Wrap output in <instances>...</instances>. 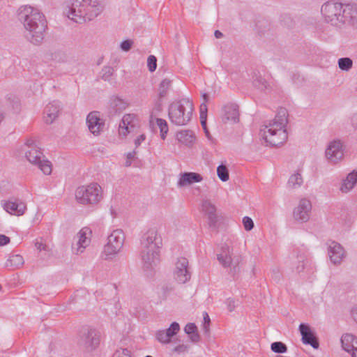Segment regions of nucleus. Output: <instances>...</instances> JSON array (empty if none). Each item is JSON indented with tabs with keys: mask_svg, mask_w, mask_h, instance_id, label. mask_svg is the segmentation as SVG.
Returning <instances> with one entry per match:
<instances>
[{
	"mask_svg": "<svg viewBox=\"0 0 357 357\" xmlns=\"http://www.w3.org/2000/svg\"><path fill=\"white\" fill-rule=\"evenodd\" d=\"M17 18L26 30V39L34 45L40 44L47 28L45 15L36 8L22 6L17 10Z\"/></svg>",
	"mask_w": 357,
	"mask_h": 357,
	"instance_id": "nucleus-1",
	"label": "nucleus"
},
{
	"mask_svg": "<svg viewBox=\"0 0 357 357\" xmlns=\"http://www.w3.org/2000/svg\"><path fill=\"white\" fill-rule=\"evenodd\" d=\"M287 117V110L284 107H280L274 119L261 128L260 135L268 144L277 146L286 142L288 137L285 129L288 123Z\"/></svg>",
	"mask_w": 357,
	"mask_h": 357,
	"instance_id": "nucleus-2",
	"label": "nucleus"
},
{
	"mask_svg": "<svg viewBox=\"0 0 357 357\" xmlns=\"http://www.w3.org/2000/svg\"><path fill=\"white\" fill-rule=\"evenodd\" d=\"M65 11L67 17L77 23L91 21L102 10L97 0H69Z\"/></svg>",
	"mask_w": 357,
	"mask_h": 357,
	"instance_id": "nucleus-3",
	"label": "nucleus"
},
{
	"mask_svg": "<svg viewBox=\"0 0 357 357\" xmlns=\"http://www.w3.org/2000/svg\"><path fill=\"white\" fill-rule=\"evenodd\" d=\"M193 111L192 102L187 98H182L171 103L168 108L170 121L176 126H185L191 119Z\"/></svg>",
	"mask_w": 357,
	"mask_h": 357,
	"instance_id": "nucleus-4",
	"label": "nucleus"
},
{
	"mask_svg": "<svg viewBox=\"0 0 357 357\" xmlns=\"http://www.w3.org/2000/svg\"><path fill=\"white\" fill-rule=\"evenodd\" d=\"M102 197V188L96 183L80 186L75 191L76 200L81 204H96Z\"/></svg>",
	"mask_w": 357,
	"mask_h": 357,
	"instance_id": "nucleus-5",
	"label": "nucleus"
},
{
	"mask_svg": "<svg viewBox=\"0 0 357 357\" xmlns=\"http://www.w3.org/2000/svg\"><path fill=\"white\" fill-rule=\"evenodd\" d=\"M344 8L340 3L328 1L321 6V14L327 23L335 26L344 25Z\"/></svg>",
	"mask_w": 357,
	"mask_h": 357,
	"instance_id": "nucleus-6",
	"label": "nucleus"
},
{
	"mask_svg": "<svg viewBox=\"0 0 357 357\" xmlns=\"http://www.w3.org/2000/svg\"><path fill=\"white\" fill-rule=\"evenodd\" d=\"M29 149L26 151V158L30 163L36 165L45 174L50 175L52 173V164L44 159V155L33 140H28L26 144Z\"/></svg>",
	"mask_w": 357,
	"mask_h": 357,
	"instance_id": "nucleus-7",
	"label": "nucleus"
},
{
	"mask_svg": "<svg viewBox=\"0 0 357 357\" xmlns=\"http://www.w3.org/2000/svg\"><path fill=\"white\" fill-rule=\"evenodd\" d=\"M217 259L224 268L228 269L229 274L233 277L239 273L241 257L234 255L233 249L227 245L221 248L220 252L217 255Z\"/></svg>",
	"mask_w": 357,
	"mask_h": 357,
	"instance_id": "nucleus-8",
	"label": "nucleus"
},
{
	"mask_svg": "<svg viewBox=\"0 0 357 357\" xmlns=\"http://www.w3.org/2000/svg\"><path fill=\"white\" fill-rule=\"evenodd\" d=\"M125 235L121 229H115L107 237V243L104 246L102 257L108 259L118 254L123 248Z\"/></svg>",
	"mask_w": 357,
	"mask_h": 357,
	"instance_id": "nucleus-9",
	"label": "nucleus"
},
{
	"mask_svg": "<svg viewBox=\"0 0 357 357\" xmlns=\"http://www.w3.org/2000/svg\"><path fill=\"white\" fill-rule=\"evenodd\" d=\"M78 344L87 351L95 350L100 344V333L93 328L84 326L79 331Z\"/></svg>",
	"mask_w": 357,
	"mask_h": 357,
	"instance_id": "nucleus-10",
	"label": "nucleus"
},
{
	"mask_svg": "<svg viewBox=\"0 0 357 357\" xmlns=\"http://www.w3.org/2000/svg\"><path fill=\"white\" fill-rule=\"evenodd\" d=\"M162 244V238L155 229H149L141 238V248L160 250Z\"/></svg>",
	"mask_w": 357,
	"mask_h": 357,
	"instance_id": "nucleus-11",
	"label": "nucleus"
},
{
	"mask_svg": "<svg viewBox=\"0 0 357 357\" xmlns=\"http://www.w3.org/2000/svg\"><path fill=\"white\" fill-rule=\"evenodd\" d=\"M174 278L179 284H184L190 279V273L188 271V260L185 257L177 259Z\"/></svg>",
	"mask_w": 357,
	"mask_h": 357,
	"instance_id": "nucleus-12",
	"label": "nucleus"
},
{
	"mask_svg": "<svg viewBox=\"0 0 357 357\" xmlns=\"http://www.w3.org/2000/svg\"><path fill=\"white\" fill-rule=\"evenodd\" d=\"M312 205L310 202L307 199H301L298 206L294 209V218L301 222H306L310 217V211Z\"/></svg>",
	"mask_w": 357,
	"mask_h": 357,
	"instance_id": "nucleus-13",
	"label": "nucleus"
},
{
	"mask_svg": "<svg viewBox=\"0 0 357 357\" xmlns=\"http://www.w3.org/2000/svg\"><path fill=\"white\" fill-rule=\"evenodd\" d=\"M140 256L145 269L157 266L160 261V250L150 248H141Z\"/></svg>",
	"mask_w": 357,
	"mask_h": 357,
	"instance_id": "nucleus-14",
	"label": "nucleus"
},
{
	"mask_svg": "<svg viewBox=\"0 0 357 357\" xmlns=\"http://www.w3.org/2000/svg\"><path fill=\"white\" fill-rule=\"evenodd\" d=\"M326 156L332 163H337L342 158V144L340 140H333L329 143L326 150Z\"/></svg>",
	"mask_w": 357,
	"mask_h": 357,
	"instance_id": "nucleus-15",
	"label": "nucleus"
},
{
	"mask_svg": "<svg viewBox=\"0 0 357 357\" xmlns=\"http://www.w3.org/2000/svg\"><path fill=\"white\" fill-rule=\"evenodd\" d=\"M138 127V119L135 114H128L123 116L119 124V134L126 136L128 133L134 132Z\"/></svg>",
	"mask_w": 357,
	"mask_h": 357,
	"instance_id": "nucleus-16",
	"label": "nucleus"
},
{
	"mask_svg": "<svg viewBox=\"0 0 357 357\" xmlns=\"http://www.w3.org/2000/svg\"><path fill=\"white\" fill-rule=\"evenodd\" d=\"M91 234V231L89 227H84L79 231L77 235V248H75L74 245L73 246V250L76 255L82 253L84 249L90 244Z\"/></svg>",
	"mask_w": 357,
	"mask_h": 357,
	"instance_id": "nucleus-17",
	"label": "nucleus"
},
{
	"mask_svg": "<svg viewBox=\"0 0 357 357\" xmlns=\"http://www.w3.org/2000/svg\"><path fill=\"white\" fill-rule=\"evenodd\" d=\"M299 331L302 336V342L305 344H310L314 349H318L319 344L317 337L311 328L305 324L299 325Z\"/></svg>",
	"mask_w": 357,
	"mask_h": 357,
	"instance_id": "nucleus-18",
	"label": "nucleus"
},
{
	"mask_svg": "<svg viewBox=\"0 0 357 357\" xmlns=\"http://www.w3.org/2000/svg\"><path fill=\"white\" fill-rule=\"evenodd\" d=\"M86 123L91 133L98 135L104 127V121L100 118V113L94 111L90 112L86 117Z\"/></svg>",
	"mask_w": 357,
	"mask_h": 357,
	"instance_id": "nucleus-19",
	"label": "nucleus"
},
{
	"mask_svg": "<svg viewBox=\"0 0 357 357\" xmlns=\"http://www.w3.org/2000/svg\"><path fill=\"white\" fill-rule=\"evenodd\" d=\"M328 255L334 264H340L345 256V252L340 243L333 241L328 247Z\"/></svg>",
	"mask_w": 357,
	"mask_h": 357,
	"instance_id": "nucleus-20",
	"label": "nucleus"
},
{
	"mask_svg": "<svg viewBox=\"0 0 357 357\" xmlns=\"http://www.w3.org/2000/svg\"><path fill=\"white\" fill-rule=\"evenodd\" d=\"M222 121L226 123L231 121L236 123L238 121V106L235 103H228L222 108Z\"/></svg>",
	"mask_w": 357,
	"mask_h": 357,
	"instance_id": "nucleus-21",
	"label": "nucleus"
},
{
	"mask_svg": "<svg viewBox=\"0 0 357 357\" xmlns=\"http://www.w3.org/2000/svg\"><path fill=\"white\" fill-rule=\"evenodd\" d=\"M2 206L7 213L17 216L22 215L26 209L25 204L22 202L5 201Z\"/></svg>",
	"mask_w": 357,
	"mask_h": 357,
	"instance_id": "nucleus-22",
	"label": "nucleus"
},
{
	"mask_svg": "<svg viewBox=\"0 0 357 357\" xmlns=\"http://www.w3.org/2000/svg\"><path fill=\"white\" fill-rule=\"evenodd\" d=\"M344 13V24H350L357 28V3L345 5Z\"/></svg>",
	"mask_w": 357,
	"mask_h": 357,
	"instance_id": "nucleus-23",
	"label": "nucleus"
},
{
	"mask_svg": "<svg viewBox=\"0 0 357 357\" xmlns=\"http://www.w3.org/2000/svg\"><path fill=\"white\" fill-rule=\"evenodd\" d=\"M202 211L208 216L209 227H215L217 223L215 206L209 200H204L202 202Z\"/></svg>",
	"mask_w": 357,
	"mask_h": 357,
	"instance_id": "nucleus-24",
	"label": "nucleus"
},
{
	"mask_svg": "<svg viewBox=\"0 0 357 357\" xmlns=\"http://www.w3.org/2000/svg\"><path fill=\"white\" fill-rule=\"evenodd\" d=\"M172 81L170 79L165 78L159 84L158 89V101L156 102L158 109H161L163 99L167 97L168 91L172 86Z\"/></svg>",
	"mask_w": 357,
	"mask_h": 357,
	"instance_id": "nucleus-25",
	"label": "nucleus"
},
{
	"mask_svg": "<svg viewBox=\"0 0 357 357\" xmlns=\"http://www.w3.org/2000/svg\"><path fill=\"white\" fill-rule=\"evenodd\" d=\"M202 176L195 172H185L181 174V177L178 181V185L183 187L187 185H191L193 183H198L202 181Z\"/></svg>",
	"mask_w": 357,
	"mask_h": 357,
	"instance_id": "nucleus-26",
	"label": "nucleus"
},
{
	"mask_svg": "<svg viewBox=\"0 0 357 357\" xmlns=\"http://www.w3.org/2000/svg\"><path fill=\"white\" fill-rule=\"evenodd\" d=\"M60 110V106L57 102H51L49 103L44 111L45 114V121L46 123L50 124L52 123L56 118L58 116L59 112Z\"/></svg>",
	"mask_w": 357,
	"mask_h": 357,
	"instance_id": "nucleus-27",
	"label": "nucleus"
},
{
	"mask_svg": "<svg viewBox=\"0 0 357 357\" xmlns=\"http://www.w3.org/2000/svg\"><path fill=\"white\" fill-rule=\"evenodd\" d=\"M357 183V169L352 171L349 173L347 178L343 181L340 190L342 192L347 193L354 188V185Z\"/></svg>",
	"mask_w": 357,
	"mask_h": 357,
	"instance_id": "nucleus-28",
	"label": "nucleus"
},
{
	"mask_svg": "<svg viewBox=\"0 0 357 357\" xmlns=\"http://www.w3.org/2000/svg\"><path fill=\"white\" fill-rule=\"evenodd\" d=\"M176 138L180 142L186 145H190L192 144L195 137L192 131L184 130L177 132Z\"/></svg>",
	"mask_w": 357,
	"mask_h": 357,
	"instance_id": "nucleus-29",
	"label": "nucleus"
},
{
	"mask_svg": "<svg viewBox=\"0 0 357 357\" xmlns=\"http://www.w3.org/2000/svg\"><path fill=\"white\" fill-rule=\"evenodd\" d=\"M184 331L189 335V338L193 343H197L200 340V336L197 332V327L194 323H188L185 325Z\"/></svg>",
	"mask_w": 357,
	"mask_h": 357,
	"instance_id": "nucleus-30",
	"label": "nucleus"
},
{
	"mask_svg": "<svg viewBox=\"0 0 357 357\" xmlns=\"http://www.w3.org/2000/svg\"><path fill=\"white\" fill-rule=\"evenodd\" d=\"M303 183V179L301 174L296 173L292 174L288 181L287 186L291 189L300 188Z\"/></svg>",
	"mask_w": 357,
	"mask_h": 357,
	"instance_id": "nucleus-31",
	"label": "nucleus"
},
{
	"mask_svg": "<svg viewBox=\"0 0 357 357\" xmlns=\"http://www.w3.org/2000/svg\"><path fill=\"white\" fill-rule=\"evenodd\" d=\"M24 259L20 255H13L6 262V267L17 268L24 264Z\"/></svg>",
	"mask_w": 357,
	"mask_h": 357,
	"instance_id": "nucleus-32",
	"label": "nucleus"
},
{
	"mask_svg": "<svg viewBox=\"0 0 357 357\" xmlns=\"http://www.w3.org/2000/svg\"><path fill=\"white\" fill-rule=\"evenodd\" d=\"M355 340V336L351 334H344L342 336L341 343L343 349L347 352L352 351V342Z\"/></svg>",
	"mask_w": 357,
	"mask_h": 357,
	"instance_id": "nucleus-33",
	"label": "nucleus"
},
{
	"mask_svg": "<svg viewBox=\"0 0 357 357\" xmlns=\"http://www.w3.org/2000/svg\"><path fill=\"white\" fill-rule=\"evenodd\" d=\"M110 105L116 111H121L127 107L128 103L119 97L112 96L110 98Z\"/></svg>",
	"mask_w": 357,
	"mask_h": 357,
	"instance_id": "nucleus-34",
	"label": "nucleus"
},
{
	"mask_svg": "<svg viewBox=\"0 0 357 357\" xmlns=\"http://www.w3.org/2000/svg\"><path fill=\"white\" fill-rule=\"evenodd\" d=\"M338 67L343 71H349L353 66V61L349 57H342L338 59Z\"/></svg>",
	"mask_w": 357,
	"mask_h": 357,
	"instance_id": "nucleus-35",
	"label": "nucleus"
},
{
	"mask_svg": "<svg viewBox=\"0 0 357 357\" xmlns=\"http://www.w3.org/2000/svg\"><path fill=\"white\" fill-rule=\"evenodd\" d=\"M217 175L223 182L227 181L229 178V170L225 165H220L217 167Z\"/></svg>",
	"mask_w": 357,
	"mask_h": 357,
	"instance_id": "nucleus-36",
	"label": "nucleus"
},
{
	"mask_svg": "<svg viewBox=\"0 0 357 357\" xmlns=\"http://www.w3.org/2000/svg\"><path fill=\"white\" fill-rule=\"evenodd\" d=\"M156 123L160 128L161 138L165 139L168 132L167 123L165 120L159 118L156 119Z\"/></svg>",
	"mask_w": 357,
	"mask_h": 357,
	"instance_id": "nucleus-37",
	"label": "nucleus"
},
{
	"mask_svg": "<svg viewBox=\"0 0 357 357\" xmlns=\"http://www.w3.org/2000/svg\"><path fill=\"white\" fill-rule=\"evenodd\" d=\"M271 350L278 354L285 353L287 350V347L285 344L282 342H274L271 345Z\"/></svg>",
	"mask_w": 357,
	"mask_h": 357,
	"instance_id": "nucleus-38",
	"label": "nucleus"
},
{
	"mask_svg": "<svg viewBox=\"0 0 357 357\" xmlns=\"http://www.w3.org/2000/svg\"><path fill=\"white\" fill-rule=\"evenodd\" d=\"M155 337L158 341L162 344H167L170 342V337L165 330L158 331Z\"/></svg>",
	"mask_w": 357,
	"mask_h": 357,
	"instance_id": "nucleus-39",
	"label": "nucleus"
},
{
	"mask_svg": "<svg viewBox=\"0 0 357 357\" xmlns=\"http://www.w3.org/2000/svg\"><path fill=\"white\" fill-rule=\"evenodd\" d=\"M253 84L260 90H265L268 87V84L266 80L261 76L257 77L254 79Z\"/></svg>",
	"mask_w": 357,
	"mask_h": 357,
	"instance_id": "nucleus-40",
	"label": "nucleus"
},
{
	"mask_svg": "<svg viewBox=\"0 0 357 357\" xmlns=\"http://www.w3.org/2000/svg\"><path fill=\"white\" fill-rule=\"evenodd\" d=\"M180 330V326L177 322H173L169 326V328L165 330L167 333H168L169 336L172 337L175 335Z\"/></svg>",
	"mask_w": 357,
	"mask_h": 357,
	"instance_id": "nucleus-41",
	"label": "nucleus"
},
{
	"mask_svg": "<svg viewBox=\"0 0 357 357\" xmlns=\"http://www.w3.org/2000/svg\"><path fill=\"white\" fill-rule=\"evenodd\" d=\"M147 66L150 72H154L156 70L157 59L155 56H149L147 59Z\"/></svg>",
	"mask_w": 357,
	"mask_h": 357,
	"instance_id": "nucleus-42",
	"label": "nucleus"
},
{
	"mask_svg": "<svg viewBox=\"0 0 357 357\" xmlns=\"http://www.w3.org/2000/svg\"><path fill=\"white\" fill-rule=\"evenodd\" d=\"M203 319L204 322L202 324L203 330L206 334L209 333V326L211 323L210 317L206 312H204L203 313Z\"/></svg>",
	"mask_w": 357,
	"mask_h": 357,
	"instance_id": "nucleus-43",
	"label": "nucleus"
},
{
	"mask_svg": "<svg viewBox=\"0 0 357 357\" xmlns=\"http://www.w3.org/2000/svg\"><path fill=\"white\" fill-rule=\"evenodd\" d=\"M113 68L110 66H105L102 70V78L104 80H109L113 74Z\"/></svg>",
	"mask_w": 357,
	"mask_h": 357,
	"instance_id": "nucleus-44",
	"label": "nucleus"
},
{
	"mask_svg": "<svg viewBox=\"0 0 357 357\" xmlns=\"http://www.w3.org/2000/svg\"><path fill=\"white\" fill-rule=\"evenodd\" d=\"M188 349H189L188 345L184 344H181L178 346L174 347L172 351L174 353H176L178 354H185V353L188 352Z\"/></svg>",
	"mask_w": 357,
	"mask_h": 357,
	"instance_id": "nucleus-45",
	"label": "nucleus"
},
{
	"mask_svg": "<svg viewBox=\"0 0 357 357\" xmlns=\"http://www.w3.org/2000/svg\"><path fill=\"white\" fill-rule=\"evenodd\" d=\"M243 224L246 231H250L254 227L253 220L248 216H245L243 218Z\"/></svg>",
	"mask_w": 357,
	"mask_h": 357,
	"instance_id": "nucleus-46",
	"label": "nucleus"
},
{
	"mask_svg": "<svg viewBox=\"0 0 357 357\" xmlns=\"http://www.w3.org/2000/svg\"><path fill=\"white\" fill-rule=\"evenodd\" d=\"M112 357H131L130 352L128 349H122L116 351Z\"/></svg>",
	"mask_w": 357,
	"mask_h": 357,
	"instance_id": "nucleus-47",
	"label": "nucleus"
},
{
	"mask_svg": "<svg viewBox=\"0 0 357 357\" xmlns=\"http://www.w3.org/2000/svg\"><path fill=\"white\" fill-rule=\"evenodd\" d=\"M133 44V42L131 40H126L121 42L120 47L121 50L124 52H128Z\"/></svg>",
	"mask_w": 357,
	"mask_h": 357,
	"instance_id": "nucleus-48",
	"label": "nucleus"
},
{
	"mask_svg": "<svg viewBox=\"0 0 357 357\" xmlns=\"http://www.w3.org/2000/svg\"><path fill=\"white\" fill-rule=\"evenodd\" d=\"M67 59L68 56L63 52L59 51L54 54V59L57 60L58 61L64 62L67 61Z\"/></svg>",
	"mask_w": 357,
	"mask_h": 357,
	"instance_id": "nucleus-49",
	"label": "nucleus"
},
{
	"mask_svg": "<svg viewBox=\"0 0 357 357\" xmlns=\"http://www.w3.org/2000/svg\"><path fill=\"white\" fill-rule=\"evenodd\" d=\"M305 266L304 257H301V259L298 261V264L294 267V269L296 273H301L304 270Z\"/></svg>",
	"mask_w": 357,
	"mask_h": 357,
	"instance_id": "nucleus-50",
	"label": "nucleus"
},
{
	"mask_svg": "<svg viewBox=\"0 0 357 357\" xmlns=\"http://www.w3.org/2000/svg\"><path fill=\"white\" fill-rule=\"evenodd\" d=\"M207 117V105L206 102H203L200 105V119Z\"/></svg>",
	"mask_w": 357,
	"mask_h": 357,
	"instance_id": "nucleus-51",
	"label": "nucleus"
},
{
	"mask_svg": "<svg viewBox=\"0 0 357 357\" xmlns=\"http://www.w3.org/2000/svg\"><path fill=\"white\" fill-rule=\"evenodd\" d=\"M226 304H227V309L229 310V312H232L234 310L235 307H236V305H235V301L233 299V298H228L226 301Z\"/></svg>",
	"mask_w": 357,
	"mask_h": 357,
	"instance_id": "nucleus-52",
	"label": "nucleus"
},
{
	"mask_svg": "<svg viewBox=\"0 0 357 357\" xmlns=\"http://www.w3.org/2000/svg\"><path fill=\"white\" fill-rule=\"evenodd\" d=\"M10 243V238L3 234H0V246H3Z\"/></svg>",
	"mask_w": 357,
	"mask_h": 357,
	"instance_id": "nucleus-53",
	"label": "nucleus"
},
{
	"mask_svg": "<svg viewBox=\"0 0 357 357\" xmlns=\"http://www.w3.org/2000/svg\"><path fill=\"white\" fill-rule=\"evenodd\" d=\"M352 351L351 356L352 357H357V337H355V340L352 342Z\"/></svg>",
	"mask_w": 357,
	"mask_h": 357,
	"instance_id": "nucleus-54",
	"label": "nucleus"
},
{
	"mask_svg": "<svg viewBox=\"0 0 357 357\" xmlns=\"http://www.w3.org/2000/svg\"><path fill=\"white\" fill-rule=\"evenodd\" d=\"M351 124L353 128L357 131V113L354 114L350 119Z\"/></svg>",
	"mask_w": 357,
	"mask_h": 357,
	"instance_id": "nucleus-55",
	"label": "nucleus"
},
{
	"mask_svg": "<svg viewBox=\"0 0 357 357\" xmlns=\"http://www.w3.org/2000/svg\"><path fill=\"white\" fill-rule=\"evenodd\" d=\"M146 139V136L144 134L140 135L135 140V148H137L140 146L141 143L144 141Z\"/></svg>",
	"mask_w": 357,
	"mask_h": 357,
	"instance_id": "nucleus-56",
	"label": "nucleus"
},
{
	"mask_svg": "<svg viewBox=\"0 0 357 357\" xmlns=\"http://www.w3.org/2000/svg\"><path fill=\"white\" fill-rule=\"evenodd\" d=\"M35 246L37 248V250H38L39 251L45 250V245L43 244L42 242H36L35 243Z\"/></svg>",
	"mask_w": 357,
	"mask_h": 357,
	"instance_id": "nucleus-57",
	"label": "nucleus"
},
{
	"mask_svg": "<svg viewBox=\"0 0 357 357\" xmlns=\"http://www.w3.org/2000/svg\"><path fill=\"white\" fill-rule=\"evenodd\" d=\"M351 316L354 321L357 323V306L354 307L351 310Z\"/></svg>",
	"mask_w": 357,
	"mask_h": 357,
	"instance_id": "nucleus-58",
	"label": "nucleus"
},
{
	"mask_svg": "<svg viewBox=\"0 0 357 357\" xmlns=\"http://www.w3.org/2000/svg\"><path fill=\"white\" fill-rule=\"evenodd\" d=\"M136 155V151H133L132 152H129L128 154H127V159L128 160H130V159H132L135 158Z\"/></svg>",
	"mask_w": 357,
	"mask_h": 357,
	"instance_id": "nucleus-59",
	"label": "nucleus"
},
{
	"mask_svg": "<svg viewBox=\"0 0 357 357\" xmlns=\"http://www.w3.org/2000/svg\"><path fill=\"white\" fill-rule=\"evenodd\" d=\"M214 36L216 38H221L223 36L222 33L220 31H215Z\"/></svg>",
	"mask_w": 357,
	"mask_h": 357,
	"instance_id": "nucleus-60",
	"label": "nucleus"
},
{
	"mask_svg": "<svg viewBox=\"0 0 357 357\" xmlns=\"http://www.w3.org/2000/svg\"><path fill=\"white\" fill-rule=\"evenodd\" d=\"M201 120V124L204 129H206V117H204V119H200Z\"/></svg>",
	"mask_w": 357,
	"mask_h": 357,
	"instance_id": "nucleus-61",
	"label": "nucleus"
},
{
	"mask_svg": "<svg viewBox=\"0 0 357 357\" xmlns=\"http://www.w3.org/2000/svg\"><path fill=\"white\" fill-rule=\"evenodd\" d=\"M202 97H203V98L204 100V102H208V95L207 93H203Z\"/></svg>",
	"mask_w": 357,
	"mask_h": 357,
	"instance_id": "nucleus-62",
	"label": "nucleus"
},
{
	"mask_svg": "<svg viewBox=\"0 0 357 357\" xmlns=\"http://www.w3.org/2000/svg\"><path fill=\"white\" fill-rule=\"evenodd\" d=\"M131 165V162L130 161H129V160H128L126 162V166L128 167Z\"/></svg>",
	"mask_w": 357,
	"mask_h": 357,
	"instance_id": "nucleus-63",
	"label": "nucleus"
},
{
	"mask_svg": "<svg viewBox=\"0 0 357 357\" xmlns=\"http://www.w3.org/2000/svg\"><path fill=\"white\" fill-rule=\"evenodd\" d=\"M205 130V132H206V135H208L209 134L207 128H206V129H204Z\"/></svg>",
	"mask_w": 357,
	"mask_h": 357,
	"instance_id": "nucleus-64",
	"label": "nucleus"
}]
</instances>
